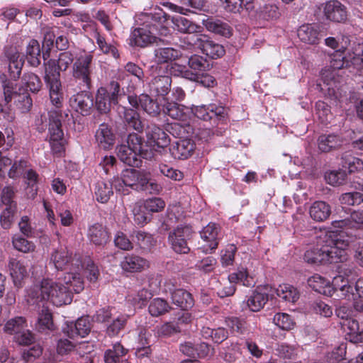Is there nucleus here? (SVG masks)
<instances>
[{
  "instance_id": "11",
  "label": "nucleus",
  "mask_w": 363,
  "mask_h": 363,
  "mask_svg": "<svg viewBox=\"0 0 363 363\" xmlns=\"http://www.w3.org/2000/svg\"><path fill=\"white\" fill-rule=\"evenodd\" d=\"M352 282L336 276L333 278L331 286H329L330 296L334 294L341 298L348 300L355 299V293Z\"/></svg>"
},
{
  "instance_id": "24",
  "label": "nucleus",
  "mask_w": 363,
  "mask_h": 363,
  "mask_svg": "<svg viewBox=\"0 0 363 363\" xmlns=\"http://www.w3.org/2000/svg\"><path fill=\"white\" fill-rule=\"evenodd\" d=\"M162 112L174 120L186 122L189 118V108L176 102H167L162 106Z\"/></svg>"
},
{
  "instance_id": "3",
  "label": "nucleus",
  "mask_w": 363,
  "mask_h": 363,
  "mask_svg": "<svg viewBox=\"0 0 363 363\" xmlns=\"http://www.w3.org/2000/svg\"><path fill=\"white\" fill-rule=\"evenodd\" d=\"M124 171L126 186L136 191H145L150 194H159L162 190L161 185L151 179L149 172L135 169H127Z\"/></svg>"
},
{
  "instance_id": "33",
  "label": "nucleus",
  "mask_w": 363,
  "mask_h": 363,
  "mask_svg": "<svg viewBox=\"0 0 363 363\" xmlns=\"http://www.w3.org/2000/svg\"><path fill=\"white\" fill-rule=\"evenodd\" d=\"M10 274L16 287L21 288L22 282L27 276V270L24 264L16 259H11L9 263Z\"/></svg>"
},
{
  "instance_id": "26",
  "label": "nucleus",
  "mask_w": 363,
  "mask_h": 363,
  "mask_svg": "<svg viewBox=\"0 0 363 363\" xmlns=\"http://www.w3.org/2000/svg\"><path fill=\"white\" fill-rule=\"evenodd\" d=\"M342 139L335 134H323L318 137V147L322 152L338 150L342 145Z\"/></svg>"
},
{
  "instance_id": "17",
  "label": "nucleus",
  "mask_w": 363,
  "mask_h": 363,
  "mask_svg": "<svg viewBox=\"0 0 363 363\" xmlns=\"http://www.w3.org/2000/svg\"><path fill=\"white\" fill-rule=\"evenodd\" d=\"M160 43H156L157 48L153 51L152 62L156 65H162L169 64L177 60L180 56V52L172 47H161ZM163 44L162 43H161ZM164 44H170L167 40H164Z\"/></svg>"
},
{
  "instance_id": "35",
  "label": "nucleus",
  "mask_w": 363,
  "mask_h": 363,
  "mask_svg": "<svg viewBox=\"0 0 363 363\" xmlns=\"http://www.w3.org/2000/svg\"><path fill=\"white\" fill-rule=\"evenodd\" d=\"M172 301L182 310H187L194 306L191 294L183 289H175L171 294Z\"/></svg>"
},
{
  "instance_id": "27",
  "label": "nucleus",
  "mask_w": 363,
  "mask_h": 363,
  "mask_svg": "<svg viewBox=\"0 0 363 363\" xmlns=\"http://www.w3.org/2000/svg\"><path fill=\"white\" fill-rule=\"evenodd\" d=\"M88 238L95 245H106L109 239V233L106 228L99 223H94L91 225L88 230Z\"/></svg>"
},
{
  "instance_id": "7",
  "label": "nucleus",
  "mask_w": 363,
  "mask_h": 363,
  "mask_svg": "<svg viewBox=\"0 0 363 363\" xmlns=\"http://www.w3.org/2000/svg\"><path fill=\"white\" fill-rule=\"evenodd\" d=\"M191 112L199 119L212 121L213 124H218L220 121H224L227 115L224 106L215 104L193 106Z\"/></svg>"
},
{
  "instance_id": "36",
  "label": "nucleus",
  "mask_w": 363,
  "mask_h": 363,
  "mask_svg": "<svg viewBox=\"0 0 363 363\" xmlns=\"http://www.w3.org/2000/svg\"><path fill=\"white\" fill-rule=\"evenodd\" d=\"M189 71L193 74H200L210 70L212 65L209 61L201 55H192L188 58L187 62Z\"/></svg>"
},
{
  "instance_id": "9",
  "label": "nucleus",
  "mask_w": 363,
  "mask_h": 363,
  "mask_svg": "<svg viewBox=\"0 0 363 363\" xmlns=\"http://www.w3.org/2000/svg\"><path fill=\"white\" fill-rule=\"evenodd\" d=\"M193 45L212 59H218L225 55L223 46L212 40L210 37L203 34H196L192 38Z\"/></svg>"
},
{
  "instance_id": "54",
  "label": "nucleus",
  "mask_w": 363,
  "mask_h": 363,
  "mask_svg": "<svg viewBox=\"0 0 363 363\" xmlns=\"http://www.w3.org/2000/svg\"><path fill=\"white\" fill-rule=\"evenodd\" d=\"M191 127L189 125L180 123H173L168 125L167 130L174 138L179 140L188 139L190 135Z\"/></svg>"
},
{
  "instance_id": "43",
  "label": "nucleus",
  "mask_w": 363,
  "mask_h": 363,
  "mask_svg": "<svg viewBox=\"0 0 363 363\" xmlns=\"http://www.w3.org/2000/svg\"><path fill=\"white\" fill-rule=\"evenodd\" d=\"M351 63L359 75H363V39L359 40L352 48Z\"/></svg>"
},
{
  "instance_id": "29",
  "label": "nucleus",
  "mask_w": 363,
  "mask_h": 363,
  "mask_svg": "<svg viewBox=\"0 0 363 363\" xmlns=\"http://www.w3.org/2000/svg\"><path fill=\"white\" fill-rule=\"evenodd\" d=\"M206 28L212 33L221 36L229 38L232 35V28L228 23L213 18L203 20Z\"/></svg>"
},
{
  "instance_id": "44",
  "label": "nucleus",
  "mask_w": 363,
  "mask_h": 363,
  "mask_svg": "<svg viewBox=\"0 0 363 363\" xmlns=\"http://www.w3.org/2000/svg\"><path fill=\"white\" fill-rule=\"evenodd\" d=\"M133 240L143 250L150 251L156 245V240L150 233L138 230L133 232Z\"/></svg>"
},
{
  "instance_id": "30",
  "label": "nucleus",
  "mask_w": 363,
  "mask_h": 363,
  "mask_svg": "<svg viewBox=\"0 0 363 363\" xmlns=\"http://www.w3.org/2000/svg\"><path fill=\"white\" fill-rule=\"evenodd\" d=\"M298 38L303 43L315 45L320 40V34L315 26L306 24L299 27L297 31Z\"/></svg>"
},
{
  "instance_id": "42",
  "label": "nucleus",
  "mask_w": 363,
  "mask_h": 363,
  "mask_svg": "<svg viewBox=\"0 0 363 363\" xmlns=\"http://www.w3.org/2000/svg\"><path fill=\"white\" fill-rule=\"evenodd\" d=\"M113 194L110 182L99 181L95 184L94 194L97 201L106 203Z\"/></svg>"
},
{
  "instance_id": "57",
  "label": "nucleus",
  "mask_w": 363,
  "mask_h": 363,
  "mask_svg": "<svg viewBox=\"0 0 363 363\" xmlns=\"http://www.w3.org/2000/svg\"><path fill=\"white\" fill-rule=\"evenodd\" d=\"M280 16L279 9L276 4H272L261 6L258 11L259 18L267 21L277 19Z\"/></svg>"
},
{
  "instance_id": "12",
  "label": "nucleus",
  "mask_w": 363,
  "mask_h": 363,
  "mask_svg": "<svg viewBox=\"0 0 363 363\" xmlns=\"http://www.w3.org/2000/svg\"><path fill=\"white\" fill-rule=\"evenodd\" d=\"M157 43H164V40L156 37L150 30L144 27L135 28L130 34V45L132 46L145 48Z\"/></svg>"
},
{
  "instance_id": "13",
  "label": "nucleus",
  "mask_w": 363,
  "mask_h": 363,
  "mask_svg": "<svg viewBox=\"0 0 363 363\" xmlns=\"http://www.w3.org/2000/svg\"><path fill=\"white\" fill-rule=\"evenodd\" d=\"M63 333L69 338L84 337L91 331V323L89 317L82 316L76 322H69L62 328Z\"/></svg>"
},
{
  "instance_id": "28",
  "label": "nucleus",
  "mask_w": 363,
  "mask_h": 363,
  "mask_svg": "<svg viewBox=\"0 0 363 363\" xmlns=\"http://www.w3.org/2000/svg\"><path fill=\"white\" fill-rule=\"evenodd\" d=\"M171 85V77L167 75H159L152 79L150 84V91L156 95L164 96L170 91Z\"/></svg>"
},
{
  "instance_id": "20",
  "label": "nucleus",
  "mask_w": 363,
  "mask_h": 363,
  "mask_svg": "<svg viewBox=\"0 0 363 363\" xmlns=\"http://www.w3.org/2000/svg\"><path fill=\"white\" fill-rule=\"evenodd\" d=\"M195 144L191 139H182L172 143L169 147L171 155L175 160H186L194 152Z\"/></svg>"
},
{
  "instance_id": "19",
  "label": "nucleus",
  "mask_w": 363,
  "mask_h": 363,
  "mask_svg": "<svg viewBox=\"0 0 363 363\" xmlns=\"http://www.w3.org/2000/svg\"><path fill=\"white\" fill-rule=\"evenodd\" d=\"M219 228L216 223H210L201 231V238L206 242L201 247L203 252L208 253L217 248Z\"/></svg>"
},
{
  "instance_id": "8",
  "label": "nucleus",
  "mask_w": 363,
  "mask_h": 363,
  "mask_svg": "<svg viewBox=\"0 0 363 363\" xmlns=\"http://www.w3.org/2000/svg\"><path fill=\"white\" fill-rule=\"evenodd\" d=\"M230 282L229 286H224L218 291V295L220 298L233 296L235 292V286L233 284H241L242 285L251 287L254 286L256 281L253 277L250 276L245 268H240L236 272H233L228 276Z\"/></svg>"
},
{
  "instance_id": "25",
  "label": "nucleus",
  "mask_w": 363,
  "mask_h": 363,
  "mask_svg": "<svg viewBox=\"0 0 363 363\" xmlns=\"http://www.w3.org/2000/svg\"><path fill=\"white\" fill-rule=\"evenodd\" d=\"M223 8L228 12L240 13L244 9L251 12L255 9L254 0H220Z\"/></svg>"
},
{
  "instance_id": "22",
  "label": "nucleus",
  "mask_w": 363,
  "mask_h": 363,
  "mask_svg": "<svg viewBox=\"0 0 363 363\" xmlns=\"http://www.w3.org/2000/svg\"><path fill=\"white\" fill-rule=\"evenodd\" d=\"M268 301V293L264 289L258 286L247 296V306L251 311L258 312L264 308Z\"/></svg>"
},
{
  "instance_id": "18",
  "label": "nucleus",
  "mask_w": 363,
  "mask_h": 363,
  "mask_svg": "<svg viewBox=\"0 0 363 363\" xmlns=\"http://www.w3.org/2000/svg\"><path fill=\"white\" fill-rule=\"evenodd\" d=\"M95 140L100 149L105 150L111 149L116 141V135L112 127L106 123H101L96 131Z\"/></svg>"
},
{
  "instance_id": "61",
  "label": "nucleus",
  "mask_w": 363,
  "mask_h": 363,
  "mask_svg": "<svg viewBox=\"0 0 363 363\" xmlns=\"http://www.w3.org/2000/svg\"><path fill=\"white\" fill-rule=\"evenodd\" d=\"M17 211V206L6 207L0 215V224L4 229H9L13 221Z\"/></svg>"
},
{
  "instance_id": "63",
  "label": "nucleus",
  "mask_w": 363,
  "mask_h": 363,
  "mask_svg": "<svg viewBox=\"0 0 363 363\" xmlns=\"http://www.w3.org/2000/svg\"><path fill=\"white\" fill-rule=\"evenodd\" d=\"M339 201L341 204L344 205H359L363 202V195L357 191L347 192L340 195Z\"/></svg>"
},
{
  "instance_id": "64",
  "label": "nucleus",
  "mask_w": 363,
  "mask_h": 363,
  "mask_svg": "<svg viewBox=\"0 0 363 363\" xmlns=\"http://www.w3.org/2000/svg\"><path fill=\"white\" fill-rule=\"evenodd\" d=\"M347 177L346 170L331 171L325 176L327 182L332 186H339L345 183Z\"/></svg>"
},
{
  "instance_id": "38",
  "label": "nucleus",
  "mask_w": 363,
  "mask_h": 363,
  "mask_svg": "<svg viewBox=\"0 0 363 363\" xmlns=\"http://www.w3.org/2000/svg\"><path fill=\"white\" fill-rule=\"evenodd\" d=\"M127 351L121 343L116 342L112 348L108 349L104 352V362L106 363H129L127 360L121 359Z\"/></svg>"
},
{
  "instance_id": "47",
  "label": "nucleus",
  "mask_w": 363,
  "mask_h": 363,
  "mask_svg": "<svg viewBox=\"0 0 363 363\" xmlns=\"http://www.w3.org/2000/svg\"><path fill=\"white\" fill-rule=\"evenodd\" d=\"M26 59L33 67H38L40 64V48L36 40H31L26 48Z\"/></svg>"
},
{
  "instance_id": "39",
  "label": "nucleus",
  "mask_w": 363,
  "mask_h": 363,
  "mask_svg": "<svg viewBox=\"0 0 363 363\" xmlns=\"http://www.w3.org/2000/svg\"><path fill=\"white\" fill-rule=\"evenodd\" d=\"M172 22L174 29L182 33H195L200 29L199 26L183 16L174 17Z\"/></svg>"
},
{
  "instance_id": "6",
  "label": "nucleus",
  "mask_w": 363,
  "mask_h": 363,
  "mask_svg": "<svg viewBox=\"0 0 363 363\" xmlns=\"http://www.w3.org/2000/svg\"><path fill=\"white\" fill-rule=\"evenodd\" d=\"M43 290L47 294V300L56 306L67 305L72 301V293L69 288L51 279H45Z\"/></svg>"
},
{
  "instance_id": "16",
  "label": "nucleus",
  "mask_w": 363,
  "mask_h": 363,
  "mask_svg": "<svg viewBox=\"0 0 363 363\" xmlns=\"http://www.w3.org/2000/svg\"><path fill=\"white\" fill-rule=\"evenodd\" d=\"M147 143L153 147L165 148L170 143V138L166 132L156 124L149 125L146 130Z\"/></svg>"
},
{
  "instance_id": "46",
  "label": "nucleus",
  "mask_w": 363,
  "mask_h": 363,
  "mask_svg": "<svg viewBox=\"0 0 363 363\" xmlns=\"http://www.w3.org/2000/svg\"><path fill=\"white\" fill-rule=\"evenodd\" d=\"M45 279L41 281L40 285H34L28 291L27 301L30 305L38 304L47 300V294L44 292Z\"/></svg>"
},
{
  "instance_id": "45",
  "label": "nucleus",
  "mask_w": 363,
  "mask_h": 363,
  "mask_svg": "<svg viewBox=\"0 0 363 363\" xmlns=\"http://www.w3.org/2000/svg\"><path fill=\"white\" fill-rule=\"evenodd\" d=\"M359 269L354 262H344L338 267V277L354 283L359 276Z\"/></svg>"
},
{
  "instance_id": "56",
  "label": "nucleus",
  "mask_w": 363,
  "mask_h": 363,
  "mask_svg": "<svg viewBox=\"0 0 363 363\" xmlns=\"http://www.w3.org/2000/svg\"><path fill=\"white\" fill-rule=\"evenodd\" d=\"M171 307L164 299L160 298H154L151 301L148 311L152 316H160L169 311Z\"/></svg>"
},
{
  "instance_id": "52",
  "label": "nucleus",
  "mask_w": 363,
  "mask_h": 363,
  "mask_svg": "<svg viewBox=\"0 0 363 363\" xmlns=\"http://www.w3.org/2000/svg\"><path fill=\"white\" fill-rule=\"evenodd\" d=\"M345 325L352 342L355 343L363 342V324L359 325L357 320H348Z\"/></svg>"
},
{
  "instance_id": "10",
  "label": "nucleus",
  "mask_w": 363,
  "mask_h": 363,
  "mask_svg": "<svg viewBox=\"0 0 363 363\" xmlns=\"http://www.w3.org/2000/svg\"><path fill=\"white\" fill-rule=\"evenodd\" d=\"M48 116L50 143L62 141L64 136L62 126L67 119L69 120L68 113L50 111Z\"/></svg>"
},
{
  "instance_id": "53",
  "label": "nucleus",
  "mask_w": 363,
  "mask_h": 363,
  "mask_svg": "<svg viewBox=\"0 0 363 363\" xmlns=\"http://www.w3.org/2000/svg\"><path fill=\"white\" fill-rule=\"evenodd\" d=\"M277 294L281 298L291 303H295L299 298V293L291 285H280L277 289Z\"/></svg>"
},
{
  "instance_id": "32",
  "label": "nucleus",
  "mask_w": 363,
  "mask_h": 363,
  "mask_svg": "<svg viewBox=\"0 0 363 363\" xmlns=\"http://www.w3.org/2000/svg\"><path fill=\"white\" fill-rule=\"evenodd\" d=\"M45 76L43 77L46 86L61 84V69L57 65L56 60L50 59L44 63Z\"/></svg>"
},
{
  "instance_id": "15",
  "label": "nucleus",
  "mask_w": 363,
  "mask_h": 363,
  "mask_svg": "<svg viewBox=\"0 0 363 363\" xmlns=\"http://www.w3.org/2000/svg\"><path fill=\"white\" fill-rule=\"evenodd\" d=\"M323 13L328 20L335 23H344L347 18V7L337 0L326 2Z\"/></svg>"
},
{
  "instance_id": "60",
  "label": "nucleus",
  "mask_w": 363,
  "mask_h": 363,
  "mask_svg": "<svg viewBox=\"0 0 363 363\" xmlns=\"http://www.w3.org/2000/svg\"><path fill=\"white\" fill-rule=\"evenodd\" d=\"M330 67L333 69H340L345 67L353 68V65L351 63V57L348 60L342 52L336 51L331 56Z\"/></svg>"
},
{
  "instance_id": "48",
  "label": "nucleus",
  "mask_w": 363,
  "mask_h": 363,
  "mask_svg": "<svg viewBox=\"0 0 363 363\" xmlns=\"http://www.w3.org/2000/svg\"><path fill=\"white\" fill-rule=\"evenodd\" d=\"M26 320L25 318L17 316L9 319L4 326V331L13 337L18 335L22 330L26 328Z\"/></svg>"
},
{
  "instance_id": "59",
  "label": "nucleus",
  "mask_w": 363,
  "mask_h": 363,
  "mask_svg": "<svg viewBox=\"0 0 363 363\" xmlns=\"http://www.w3.org/2000/svg\"><path fill=\"white\" fill-rule=\"evenodd\" d=\"M181 327L174 321L166 322L157 328V334L159 337H169L175 334L180 333Z\"/></svg>"
},
{
  "instance_id": "23",
  "label": "nucleus",
  "mask_w": 363,
  "mask_h": 363,
  "mask_svg": "<svg viewBox=\"0 0 363 363\" xmlns=\"http://www.w3.org/2000/svg\"><path fill=\"white\" fill-rule=\"evenodd\" d=\"M148 261L133 254L126 255L121 262V268L128 272H138L147 269Z\"/></svg>"
},
{
  "instance_id": "51",
  "label": "nucleus",
  "mask_w": 363,
  "mask_h": 363,
  "mask_svg": "<svg viewBox=\"0 0 363 363\" xmlns=\"http://www.w3.org/2000/svg\"><path fill=\"white\" fill-rule=\"evenodd\" d=\"M21 82L30 91L34 94L40 91L43 86L40 78L33 72L24 73L22 77Z\"/></svg>"
},
{
  "instance_id": "4",
  "label": "nucleus",
  "mask_w": 363,
  "mask_h": 363,
  "mask_svg": "<svg viewBox=\"0 0 363 363\" xmlns=\"http://www.w3.org/2000/svg\"><path fill=\"white\" fill-rule=\"evenodd\" d=\"M121 96V86L118 82L112 81L108 86L99 88L95 99L96 110L101 114L108 113L112 105L118 104Z\"/></svg>"
},
{
  "instance_id": "31",
  "label": "nucleus",
  "mask_w": 363,
  "mask_h": 363,
  "mask_svg": "<svg viewBox=\"0 0 363 363\" xmlns=\"http://www.w3.org/2000/svg\"><path fill=\"white\" fill-rule=\"evenodd\" d=\"M311 218L317 222L326 220L331 214L330 206L323 201H317L312 203L309 209Z\"/></svg>"
},
{
  "instance_id": "40",
  "label": "nucleus",
  "mask_w": 363,
  "mask_h": 363,
  "mask_svg": "<svg viewBox=\"0 0 363 363\" xmlns=\"http://www.w3.org/2000/svg\"><path fill=\"white\" fill-rule=\"evenodd\" d=\"M304 260L313 264H326V255L325 245L319 247L318 246L311 248L306 251Z\"/></svg>"
},
{
  "instance_id": "21",
  "label": "nucleus",
  "mask_w": 363,
  "mask_h": 363,
  "mask_svg": "<svg viewBox=\"0 0 363 363\" xmlns=\"http://www.w3.org/2000/svg\"><path fill=\"white\" fill-rule=\"evenodd\" d=\"M50 259L57 270L69 269L70 271H75L73 264L71 263L72 261V253L65 247L55 249L51 254Z\"/></svg>"
},
{
  "instance_id": "62",
  "label": "nucleus",
  "mask_w": 363,
  "mask_h": 363,
  "mask_svg": "<svg viewBox=\"0 0 363 363\" xmlns=\"http://www.w3.org/2000/svg\"><path fill=\"white\" fill-rule=\"evenodd\" d=\"M190 81L194 82L197 84L206 88H211L217 85L215 77L206 73V72L200 74H193V77Z\"/></svg>"
},
{
  "instance_id": "5",
  "label": "nucleus",
  "mask_w": 363,
  "mask_h": 363,
  "mask_svg": "<svg viewBox=\"0 0 363 363\" xmlns=\"http://www.w3.org/2000/svg\"><path fill=\"white\" fill-rule=\"evenodd\" d=\"M332 223L335 228H340L342 230L335 235L329 242L336 245L337 248L345 250L351 243L356 240L358 236V230L353 227H350L352 222L349 218L333 220Z\"/></svg>"
},
{
  "instance_id": "14",
  "label": "nucleus",
  "mask_w": 363,
  "mask_h": 363,
  "mask_svg": "<svg viewBox=\"0 0 363 363\" xmlns=\"http://www.w3.org/2000/svg\"><path fill=\"white\" fill-rule=\"evenodd\" d=\"M88 89L78 92L69 99V104L73 109L82 116H88L94 106L92 96L87 91Z\"/></svg>"
},
{
  "instance_id": "41",
  "label": "nucleus",
  "mask_w": 363,
  "mask_h": 363,
  "mask_svg": "<svg viewBox=\"0 0 363 363\" xmlns=\"http://www.w3.org/2000/svg\"><path fill=\"white\" fill-rule=\"evenodd\" d=\"M326 264L342 262L344 263L347 260V255L345 250L336 247L329 242L328 245H325Z\"/></svg>"
},
{
  "instance_id": "50",
  "label": "nucleus",
  "mask_w": 363,
  "mask_h": 363,
  "mask_svg": "<svg viewBox=\"0 0 363 363\" xmlns=\"http://www.w3.org/2000/svg\"><path fill=\"white\" fill-rule=\"evenodd\" d=\"M36 328L39 332H44L46 330H54L52 315L48 308L43 307L39 313Z\"/></svg>"
},
{
  "instance_id": "58",
  "label": "nucleus",
  "mask_w": 363,
  "mask_h": 363,
  "mask_svg": "<svg viewBox=\"0 0 363 363\" xmlns=\"http://www.w3.org/2000/svg\"><path fill=\"white\" fill-rule=\"evenodd\" d=\"M128 315H121L114 319L111 324H109L106 328V334L109 337H114L119 334L121 330H123L126 325Z\"/></svg>"
},
{
  "instance_id": "2",
  "label": "nucleus",
  "mask_w": 363,
  "mask_h": 363,
  "mask_svg": "<svg viewBox=\"0 0 363 363\" xmlns=\"http://www.w3.org/2000/svg\"><path fill=\"white\" fill-rule=\"evenodd\" d=\"M94 69V56L91 54L84 53L75 59L72 65V77L80 89H91Z\"/></svg>"
},
{
  "instance_id": "34",
  "label": "nucleus",
  "mask_w": 363,
  "mask_h": 363,
  "mask_svg": "<svg viewBox=\"0 0 363 363\" xmlns=\"http://www.w3.org/2000/svg\"><path fill=\"white\" fill-rule=\"evenodd\" d=\"M140 108L150 116L157 117L162 111V107L156 99L146 94L140 95Z\"/></svg>"
},
{
  "instance_id": "37",
  "label": "nucleus",
  "mask_w": 363,
  "mask_h": 363,
  "mask_svg": "<svg viewBox=\"0 0 363 363\" xmlns=\"http://www.w3.org/2000/svg\"><path fill=\"white\" fill-rule=\"evenodd\" d=\"M123 121L124 123L129 128H133L138 133H143L144 126L141 121L140 115L136 110L124 108Z\"/></svg>"
},
{
  "instance_id": "1",
  "label": "nucleus",
  "mask_w": 363,
  "mask_h": 363,
  "mask_svg": "<svg viewBox=\"0 0 363 363\" xmlns=\"http://www.w3.org/2000/svg\"><path fill=\"white\" fill-rule=\"evenodd\" d=\"M144 138L136 133H129L126 144L117 146V156L119 160L128 166L139 167L143 158H147L149 152L145 149Z\"/></svg>"
},
{
  "instance_id": "49",
  "label": "nucleus",
  "mask_w": 363,
  "mask_h": 363,
  "mask_svg": "<svg viewBox=\"0 0 363 363\" xmlns=\"http://www.w3.org/2000/svg\"><path fill=\"white\" fill-rule=\"evenodd\" d=\"M49 89L50 91V98L52 104L54 106V108L50 111H57L59 112H63L61 109L63 101V93L62 91V85L61 84H55V85H49L47 86ZM66 112V111H64Z\"/></svg>"
},
{
  "instance_id": "55",
  "label": "nucleus",
  "mask_w": 363,
  "mask_h": 363,
  "mask_svg": "<svg viewBox=\"0 0 363 363\" xmlns=\"http://www.w3.org/2000/svg\"><path fill=\"white\" fill-rule=\"evenodd\" d=\"M64 281L72 293L73 291L76 294H79L84 289V281L79 274L69 272L65 277Z\"/></svg>"
}]
</instances>
